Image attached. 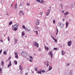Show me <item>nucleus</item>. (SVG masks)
Returning <instances> with one entry per match:
<instances>
[{
    "label": "nucleus",
    "mask_w": 75,
    "mask_h": 75,
    "mask_svg": "<svg viewBox=\"0 0 75 75\" xmlns=\"http://www.w3.org/2000/svg\"><path fill=\"white\" fill-rule=\"evenodd\" d=\"M27 6H30V4L28 3L27 4Z\"/></svg>",
    "instance_id": "nucleus-37"
},
{
    "label": "nucleus",
    "mask_w": 75,
    "mask_h": 75,
    "mask_svg": "<svg viewBox=\"0 0 75 75\" xmlns=\"http://www.w3.org/2000/svg\"><path fill=\"white\" fill-rule=\"evenodd\" d=\"M44 63H45V65H46V62H44Z\"/></svg>",
    "instance_id": "nucleus-54"
},
{
    "label": "nucleus",
    "mask_w": 75,
    "mask_h": 75,
    "mask_svg": "<svg viewBox=\"0 0 75 75\" xmlns=\"http://www.w3.org/2000/svg\"><path fill=\"white\" fill-rule=\"evenodd\" d=\"M50 9L48 10V12H47V13L46 14V16H48V15H49V14L50 13Z\"/></svg>",
    "instance_id": "nucleus-10"
},
{
    "label": "nucleus",
    "mask_w": 75,
    "mask_h": 75,
    "mask_svg": "<svg viewBox=\"0 0 75 75\" xmlns=\"http://www.w3.org/2000/svg\"><path fill=\"white\" fill-rule=\"evenodd\" d=\"M35 33H36V34L37 35H38V32L37 31H35Z\"/></svg>",
    "instance_id": "nucleus-41"
},
{
    "label": "nucleus",
    "mask_w": 75,
    "mask_h": 75,
    "mask_svg": "<svg viewBox=\"0 0 75 75\" xmlns=\"http://www.w3.org/2000/svg\"><path fill=\"white\" fill-rule=\"evenodd\" d=\"M47 48V46H45V49H46V48Z\"/></svg>",
    "instance_id": "nucleus-45"
},
{
    "label": "nucleus",
    "mask_w": 75,
    "mask_h": 75,
    "mask_svg": "<svg viewBox=\"0 0 75 75\" xmlns=\"http://www.w3.org/2000/svg\"><path fill=\"white\" fill-rule=\"evenodd\" d=\"M2 71V69L1 68H0V73H1V72Z\"/></svg>",
    "instance_id": "nucleus-31"
},
{
    "label": "nucleus",
    "mask_w": 75,
    "mask_h": 75,
    "mask_svg": "<svg viewBox=\"0 0 75 75\" xmlns=\"http://www.w3.org/2000/svg\"><path fill=\"white\" fill-rule=\"evenodd\" d=\"M35 45L36 46V47H38V44L36 42H35Z\"/></svg>",
    "instance_id": "nucleus-8"
},
{
    "label": "nucleus",
    "mask_w": 75,
    "mask_h": 75,
    "mask_svg": "<svg viewBox=\"0 0 75 75\" xmlns=\"http://www.w3.org/2000/svg\"><path fill=\"white\" fill-rule=\"evenodd\" d=\"M69 14V12H66V13H64L65 16H67V14Z\"/></svg>",
    "instance_id": "nucleus-11"
},
{
    "label": "nucleus",
    "mask_w": 75,
    "mask_h": 75,
    "mask_svg": "<svg viewBox=\"0 0 75 75\" xmlns=\"http://www.w3.org/2000/svg\"><path fill=\"white\" fill-rule=\"evenodd\" d=\"M1 52H2V50H1L0 51V54H1Z\"/></svg>",
    "instance_id": "nucleus-40"
},
{
    "label": "nucleus",
    "mask_w": 75,
    "mask_h": 75,
    "mask_svg": "<svg viewBox=\"0 0 75 75\" xmlns=\"http://www.w3.org/2000/svg\"><path fill=\"white\" fill-rule=\"evenodd\" d=\"M11 59V57H9V58H8V59Z\"/></svg>",
    "instance_id": "nucleus-46"
},
{
    "label": "nucleus",
    "mask_w": 75,
    "mask_h": 75,
    "mask_svg": "<svg viewBox=\"0 0 75 75\" xmlns=\"http://www.w3.org/2000/svg\"><path fill=\"white\" fill-rule=\"evenodd\" d=\"M62 55H64L65 54V52H64L62 50Z\"/></svg>",
    "instance_id": "nucleus-9"
},
{
    "label": "nucleus",
    "mask_w": 75,
    "mask_h": 75,
    "mask_svg": "<svg viewBox=\"0 0 75 75\" xmlns=\"http://www.w3.org/2000/svg\"><path fill=\"white\" fill-rule=\"evenodd\" d=\"M15 43L16 44L17 42V39H15Z\"/></svg>",
    "instance_id": "nucleus-20"
},
{
    "label": "nucleus",
    "mask_w": 75,
    "mask_h": 75,
    "mask_svg": "<svg viewBox=\"0 0 75 75\" xmlns=\"http://www.w3.org/2000/svg\"><path fill=\"white\" fill-rule=\"evenodd\" d=\"M30 62H32V61H33V60L31 59H30Z\"/></svg>",
    "instance_id": "nucleus-39"
},
{
    "label": "nucleus",
    "mask_w": 75,
    "mask_h": 75,
    "mask_svg": "<svg viewBox=\"0 0 75 75\" xmlns=\"http://www.w3.org/2000/svg\"><path fill=\"white\" fill-rule=\"evenodd\" d=\"M42 14V12H40V14Z\"/></svg>",
    "instance_id": "nucleus-44"
},
{
    "label": "nucleus",
    "mask_w": 75,
    "mask_h": 75,
    "mask_svg": "<svg viewBox=\"0 0 75 75\" xmlns=\"http://www.w3.org/2000/svg\"><path fill=\"white\" fill-rule=\"evenodd\" d=\"M15 8L17 9V3H16V5L15 6Z\"/></svg>",
    "instance_id": "nucleus-19"
},
{
    "label": "nucleus",
    "mask_w": 75,
    "mask_h": 75,
    "mask_svg": "<svg viewBox=\"0 0 75 75\" xmlns=\"http://www.w3.org/2000/svg\"><path fill=\"white\" fill-rule=\"evenodd\" d=\"M20 13H23V11H20Z\"/></svg>",
    "instance_id": "nucleus-49"
},
{
    "label": "nucleus",
    "mask_w": 75,
    "mask_h": 75,
    "mask_svg": "<svg viewBox=\"0 0 75 75\" xmlns=\"http://www.w3.org/2000/svg\"><path fill=\"white\" fill-rule=\"evenodd\" d=\"M11 61H10L9 64L8 65V68H10V67H11Z\"/></svg>",
    "instance_id": "nucleus-7"
},
{
    "label": "nucleus",
    "mask_w": 75,
    "mask_h": 75,
    "mask_svg": "<svg viewBox=\"0 0 75 75\" xmlns=\"http://www.w3.org/2000/svg\"><path fill=\"white\" fill-rule=\"evenodd\" d=\"M57 32L56 33V35H57L58 34V28H57L56 29Z\"/></svg>",
    "instance_id": "nucleus-23"
},
{
    "label": "nucleus",
    "mask_w": 75,
    "mask_h": 75,
    "mask_svg": "<svg viewBox=\"0 0 75 75\" xmlns=\"http://www.w3.org/2000/svg\"><path fill=\"white\" fill-rule=\"evenodd\" d=\"M35 71H37V69H36V68H35Z\"/></svg>",
    "instance_id": "nucleus-55"
},
{
    "label": "nucleus",
    "mask_w": 75,
    "mask_h": 75,
    "mask_svg": "<svg viewBox=\"0 0 75 75\" xmlns=\"http://www.w3.org/2000/svg\"><path fill=\"white\" fill-rule=\"evenodd\" d=\"M41 70H40V71H38V74H41Z\"/></svg>",
    "instance_id": "nucleus-18"
},
{
    "label": "nucleus",
    "mask_w": 75,
    "mask_h": 75,
    "mask_svg": "<svg viewBox=\"0 0 75 75\" xmlns=\"http://www.w3.org/2000/svg\"><path fill=\"white\" fill-rule=\"evenodd\" d=\"M48 55H51V58H52V51L50 52H49L48 53Z\"/></svg>",
    "instance_id": "nucleus-3"
},
{
    "label": "nucleus",
    "mask_w": 75,
    "mask_h": 75,
    "mask_svg": "<svg viewBox=\"0 0 75 75\" xmlns=\"http://www.w3.org/2000/svg\"><path fill=\"white\" fill-rule=\"evenodd\" d=\"M25 31H30V30L28 29V28H25Z\"/></svg>",
    "instance_id": "nucleus-13"
},
{
    "label": "nucleus",
    "mask_w": 75,
    "mask_h": 75,
    "mask_svg": "<svg viewBox=\"0 0 75 75\" xmlns=\"http://www.w3.org/2000/svg\"><path fill=\"white\" fill-rule=\"evenodd\" d=\"M18 25H17V24L14 25L13 26V28H12V30H14V28H16L17 27H18Z\"/></svg>",
    "instance_id": "nucleus-6"
},
{
    "label": "nucleus",
    "mask_w": 75,
    "mask_h": 75,
    "mask_svg": "<svg viewBox=\"0 0 75 75\" xmlns=\"http://www.w3.org/2000/svg\"><path fill=\"white\" fill-rule=\"evenodd\" d=\"M62 13H64V11H62Z\"/></svg>",
    "instance_id": "nucleus-53"
},
{
    "label": "nucleus",
    "mask_w": 75,
    "mask_h": 75,
    "mask_svg": "<svg viewBox=\"0 0 75 75\" xmlns=\"http://www.w3.org/2000/svg\"><path fill=\"white\" fill-rule=\"evenodd\" d=\"M41 72H45V71L42 70V71Z\"/></svg>",
    "instance_id": "nucleus-34"
},
{
    "label": "nucleus",
    "mask_w": 75,
    "mask_h": 75,
    "mask_svg": "<svg viewBox=\"0 0 75 75\" xmlns=\"http://www.w3.org/2000/svg\"><path fill=\"white\" fill-rule=\"evenodd\" d=\"M15 55H17V53L15 52Z\"/></svg>",
    "instance_id": "nucleus-42"
},
{
    "label": "nucleus",
    "mask_w": 75,
    "mask_h": 75,
    "mask_svg": "<svg viewBox=\"0 0 75 75\" xmlns=\"http://www.w3.org/2000/svg\"><path fill=\"white\" fill-rule=\"evenodd\" d=\"M12 23L13 22H12V21H11L9 23V24L10 25H11L12 24Z\"/></svg>",
    "instance_id": "nucleus-21"
},
{
    "label": "nucleus",
    "mask_w": 75,
    "mask_h": 75,
    "mask_svg": "<svg viewBox=\"0 0 75 75\" xmlns=\"http://www.w3.org/2000/svg\"><path fill=\"white\" fill-rule=\"evenodd\" d=\"M13 4H11V7H12V6H13Z\"/></svg>",
    "instance_id": "nucleus-50"
},
{
    "label": "nucleus",
    "mask_w": 75,
    "mask_h": 75,
    "mask_svg": "<svg viewBox=\"0 0 75 75\" xmlns=\"http://www.w3.org/2000/svg\"><path fill=\"white\" fill-rule=\"evenodd\" d=\"M72 44V42L71 41H69L68 42V46H70Z\"/></svg>",
    "instance_id": "nucleus-5"
},
{
    "label": "nucleus",
    "mask_w": 75,
    "mask_h": 75,
    "mask_svg": "<svg viewBox=\"0 0 75 75\" xmlns=\"http://www.w3.org/2000/svg\"><path fill=\"white\" fill-rule=\"evenodd\" d=\"M29 58H31V59H33V57H32L31 56H30Z\"/></svg>",
    "instance_id": "nucleus-43"
},
{
    "label": "nucleus",
    "mask_w": 75,
    "mask_h": 75,
    "mask_svg": "<svg viewBox=\"0 0 75 75\" xmlns=\"http://www.w3.org/2000/svg\"><path fill=\"white\" fill-rule=\"evenodd\" d=\"M53 24H55V20H54L53 21Z\"/></svg>",
    "instance_id": "nucleus-30"
},
{
    "label": "nucleus",
    "mask_w": 75,
    "mask_h": 75,
    "mask_svg": "<svg viewBox=\"0 0 75 75\" xmlns=\"http://www.w3.org/2000/svg\"><path fill=\"white\" fill-rule=\"evenodd\" d=\"M14 31H16V30H17V28H14Z\"/></svg>",
    "instance_id": "nucleus-22"
},
{
    "label": "nucleus",
    "mask_w": 75,
    "mask_h": 75,
    "mask_svg": "<svg viewBox=\"0 0 75 75\" xmlns=\"http://www.w3.org/2000/svg\"><path fill=\"white\" fill-rule=\"evenodd\" d=\"M44 3V1L42 0H41L40 2V3Z\"/></svg>",
    "instance_id": "nucleus-24"
},
{
    "label": "nucleus",
    "mask_w": 75,
    "mask_h": 75,
    "mask_svg": "<svg viewBox=\"0 0 75 75\" xmlns=\"http://www.w3.org/2000/svg\"><path fill=\"white\" fill-rule=\"evenodd\" d=\"M64 19H63V21H64Z\"/></svg>",
    "instance_id": "nucleus-58"
},
{
    "label": "nucleus",
    "mask_w": 75,
    "mask_h": 75,
    "mask_svg": "<svg viewBox=\"0 0 75 75\" xmlns=\"http://www.w3.org/2000/svg\"><path fill=\"white\" fill-rule=\"evenodd\" d=\"M22 14H23V15H24V13H23Z\"/></svg>",
    "instance_id": "nucleus-57"
},
{
    "label": "nucleus",
    "mask_w": 75,
    "mask_h": 75,
    "mask_svg": "<svg viewBox=\"0 0 75 75\" xmlns=\"http://www.w3.org/2000/svg\"><path fill=\"white\" fill-rule=\"evenodd\" d=\"M36 1H38V3H40V2H41L40 0H37Z\"/></svg>",
    "instance_id": "nucleus-29"
},
{
    "label": "nucleus",
    "mask_w": 75,
    "mask_h": 75,
    "mask_svg": "<svg viewBox=\"0 0 75 75\" xmlns=\"http://www.w3.org/2000/svg\"><path fill=\"white\" fill-rule=\"evenodd\" d=\"M47 67H48L49 66V62L48 61H47Z\"/></svg>",
    "instance_id": "nucleus-16"
},
{
    "label": "nucleus",
    "mask_w": 75,
    "mask_h": 75,
    "mask_svg": "<svg viewBox=\"0 0 75 75\" xmlns=\"http://www.w3.org/2000/svg\"><path fill=\"white\" fill-rule=\"evenodd\" d=\"M50 67L49 68V71H50V70H51V69H52V67H50V66H49Z\"/></svg>",
    "instance_id": "nucleus-17"
},
{
    "label": "nucleus",
    "mask_w": 75,
    "mask_h": 75,
    "mask_svg": "<svg viewBox=\"0 0 75 75\" xmlns=\"http://www.w3.org/2000/svg\"><path fill=\"white\" fill-rule=\"evenodd\" d=\"M61 7H62V4H61Z\"/></svg>",
    "instance_id": "nucleus-52"
},
{
    "label": "nucleus",
    "mask_w": 75,
    "mask_h": 75,
    "mask_svg": "<svg viewBox=\"0 0 75 75\" xmlns=\"http://www.w3.org/2000/svg\"><path fill=\"white\" fill-rule=\"evenodd\" d=\"M66 28H67L68 27V22H67L66 23Z\"/></svg>",
    "instance_id": "nucleus-14"
},
{
    "label": "nucleus",
    "mask_w": 75,
    "mask_h": 75,
    "mask_svg": "<svg viewBox=\"0 0 75 75\" xmlns=\"http://www.w3.org/2000/svg\"><path fill=\"white\" fill-rule=\"evenodd\" d=\"M51 37H52V39H53V38H54V37H53V36H51Z\"/></svg>",
    "instance_id": "nucleus-47"
},
{
    "label": "nucleus",
    "mask_w": 75,
    "mask_h": 75,
    "mask_svg": "<svg viewBox=\"0 0 75 75\" xmlns=\"http://www.w3.org/2000/svg\"><path fill=\"white\" fill-rule=\"evenodd\" d=\"M15 58H18V55L16 56H15Z\"/></svg>",
    "instance_id": "nucleus-36"
},
{
    "label": "nucleus",
    "mask_w": 75,
    "mask_h": 75,
    "mask_svg": "<svg viewBox=\"0 0 75 75\" xmlns=\"http://www.w3.org/2000/svg\"><path fill=\"white\" fill-rule=\"evenodd\" d=\"M0 41L1 42H3V40H1Z\"/></svg>",
    "instance_id": "nucleus-51"
},
{
    "label": "nucleus",
    "mask_w": 75,
    "mask_h": 75,
    "mask_svg": "<svg viewBox=\"0 0 75 75\" xmlns=\"http://www.w3.org/2000/svg\"><path fill=\"white\" fill-rule=\"evenodd\" d=\"M53 40H54V41H56V42H57V39H55L54 38H53Z\"/></svg>",
    "instance_id": "nucleus-25"
},
{
    "label": "nucleus",
    "mask_w": 75,
    "mask_h": 75,
    "mask_svg": "<svg viewBox=\"0 0 75 75\" xmlns=\"http://www.w3.org/2000/svg\"><path fill=\"white\" fill-rule=\"evenodd\" d=\"M25 35L24 33H22V35Z\"/></svg>",
    "instance_id": "nucleus-33"
},
{
    "label": "nucleus",
    "mask_w": 75,
    "mask_h": 75,
    "mask_svg": "<svg viewBox=\"0 0 75 75\" xmlns=\"http://www.w3.org/2000/svg\"><path fill=\"white\" fill-rule=\"evenodd\" d=\"M27 75V73H26V74H25V75Z\"/></svg>",
    "instance_id": "nucleus-56"
},
{
    "label": "nucleus",
    "mask_w": 75,
    "mask_h": 75,
    "mask_svg": "<svg viewBox=\"0 0 75 75\" xmlns=\"http://www.w3.org/2000/svg\"><path fill=\"white\" fill-rule=\"evenodd\" d=\"M4 54H5V55L7 54V53H6V52L5 51H4Z\"/></svg>",
    "instance_id": "nucleus-28"
},
{
    "label": "nucleus",
    "mask_w": 75,
    "mask_h": 75,
    "mask_svg": "<svg viewBox=\"0 0 75 75\" xmlns=\"http://www.w3.org/2000/svg\"><path fill=\"white\" fill-rule=\"evenodd\" d=\"M15 64L16 65H17V62L16 61H15Z\"/></svg>",
    "instance_id": "nucleus-26"
},
{
    "label": "nucleus",
    "mask_w": 75,
    "mask_h": 75,
    "mask_svg": "<svg viewBox=\"0 0 75 75\" xmlns=\"http://www.w3.org/2000/svg\"><path fill=\"white\" fill-rule=\"evenodd\" d=\"M54 50H57V48H54Z\"/></svg>",
    "instance_id": "nucleus-35"
},
{
    "label": "nucleus",
    "mask_w": 75,
    "mask_h": 75,
    "mask_svg": "<svg viewBox=\"0 0 75 75\" xmlns=\"http://www.w3.org/2000/svg\"><path fill=\"white\" fill-rule=\"evenodd\" d=\"M58 25H59V26H60L61 28H63L64 27V24L62 23H59Z\"/></svg>",
    "instance_id": "nucleus-2"
},
{
    "label": "nucleus",
    "mask_w": 75,
    "mask_h": 75,
    "mask_svg": "<svg viewBox=\"0 0 75 75\" xmlns=\"http://www.w3.org/2000/svg\"><path fill=\"white\" fill-rule=\"evenodd\" d=\"M1 65L2 66H3V65H4V61H2L1 62Z\"/></svg>",
    "instance_id": "nucleus-15"
},
{
    "label": "nucleus",
    "mask_w": 75,
    "mask_h": 75,
    "mask_svg": "<svg viewBox=\"0 0 75 75\" xmlns=\"http://www.w3.org/2000/svg\"><path fill=\"white\" fill-rule=\"evenodd\" d=\"M21 54L24 57H26L27 56V53L24 52H21Z\"/></svg>",
    "instance_id": "nucleus-1"
},
{
    "label": "nucleus",
    "mask_w": 75,
    "mask_h": 75,
    "mask_svg": "<svg viewBox=\"0 0 75 75\" xmlns=\"http://www.w3.org/2000/svg\"><path fill=\"white\" fill-rule=\"evenodd\" d=\"M23 29H25V25H23Z\"/></svg>",
    "instance_id": "nucleus-32"
},
{
    "label": "nucleus",
    "mask_w": 75,
    "mask_h": 75,
    "mask_svg": "<svg viewBox=\"0 0 75 75\" xmlns=\"http://www.w3.org/2000/svg\"><path fill=\"white\" fill-rule=\"evenodd\" d=\"M46 49V50H48H48H49V48L48 47H47V48Z\"/></svg>",
    "instance_id": "nucleus-38"
},
{
    "label": "nucleus",
    "mask_w": 75,
    "mask_h": 75,
    "mask_svg": "<svg viewBox=\"0 0 75 75\" xmlns=\"http://www.w3.org/2000/svg\"><path fill=\"white\" fill-rule=\"evenodd\" d=\"M40 24V21H39V20L37 19V21H36V24L37 25H39Z\"/></svg>",
    "instance_id": "nucleus-4"
},
{
    "label": "nucleus",
    "mask_w": 75,
    "mask_h": 75,
    "mask_svg": "<svg viewBox=\"0 0 75 75\" xmlns=\"http://www.w3.org/2000/svg\"><path fill=\"white\" fill-rule=\"evenodd\" d=\"M69 65H70V64H67L68 66H69Z\"/></svg>",
    "instance_id": "nucleus-48"
},
{
    "label": "nucleus",
    "mask_w": 75,
    "mask_h": 75,
    "mask_svg": "<svg viewBox=\"0 0 75 75\" xmlns=\"http://www.w3.org/2000/svg\"><path fill=\"white\" fill-rule=\"evenodd\" d=\"M19 69L21 71H22V69H23V68L21 67V65L19 66Z\"/></svg>",
    "instance_id": "nucleus-12"
},
{
    "label": "nucleus",
    "mask_w": 75,
    "mask_h": 75,
    "mask_svg": "<svg viewBox=\"0 0 75 75\" xmlns=\"http://www.w3.org/2000/svg\"><path fill=\"white\" fill-rule=\"evenodd\" d=\"M8 40V41H9V42H10V38L9 37V36H8V37L7 38Z\"/></svg>",
    "instance_id": "nucleus-27"
}]
</instances>
